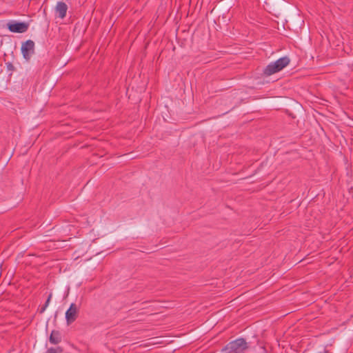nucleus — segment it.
I'll list each match as a JSON object with an SVG mask.
<instances>
[{"label": "nucleus", "mask_w": 353, "mask_h": 353, "mask_svg": "<svg viewBox=\"0 0 353 353\" xmlns=\"http://www.w3.org/2000/svg\"><path fill=\"white\" fill-rule=\"evenodd\" d=\"M290 63V59L287 57H283L274 62L270 63L264 69L263 72L265 75L270 76L274 73H276L286 67Z\"/></svg>", "instance_id": "nucleus-1"}, {"label": "nucleus", "mask_w": 353, "mask_h": 353, "mask_svg": "<svg viewBox=\"0 0 353 353\" xmlns=\"http://www.w3.org/2000/svg\"><path fill=\"white\" fill-rule=\"evenodd\" d=\"M248 348V344L243 339H238L229 343L225 350L227 353H241Z\"/></svg>", "instance_id": "nucleus-2"}, {"label": "nucleus", "mask_w": 353, "mask_h": 353, "mask_svg": "<svg viewBox=\"0 0 353 353\" xmlns=\"http://www.w3.org/2000/svg\"><path fill=\"white\" fill-rule=\"evenodd\" d=\"M7 26L12 32L23 33L28 29L29 24L26 22L12 21L7 24Z\"/></svg>", "instance_id": "nucleus-3"}, {"label": "nucleus", "mask_w": 353, "mask_h": 353, "mask_svg": "<svg viewBox=\"0 0 353 353\" xmlns=\"http://www.w3.org/2000/svg\"><path fill=\"white\" fill-rule=\"evenodd\" d=\"M21 52L25 59L27 61L30 60L34 52V43L32 40H28L23 43Z\"/></svg>", "instance_id": "nucleus-4"}, {"label": "nucleus", "mask_w": 353, "mask_h": 353, "mask_svg": "<svg viewBox=\"0 0 353 353\" xmlns=\"http://www.w3.org/2000/svg\"><path fill=\"white\" fill-rule=\"evenodd\" d=\"M78 307L74 303H72L65 312V319L68 324L74 322L77 316Z\"/></svg>", "instance_id": "nucleus-5"}, {"label": "nucleus", "mask_w": 353, "mask_h": 353, "mask_svg": "<svg viewBox=\"0 0 353 353\" xmlns=\"http://www.w3.org/2000/svg\"><path fill=\"white\" fill-rule=\"evenodd\" d=\"M68 6L63 1L57 2L55 6V12L59 17L63 19L66 16Z\"/></svg>", "instance_id": "nucleus-6"}, {"label": "nucleus", "mask_w": 353, "mask_h": 353, "mask_svg": "<svg viewBox=\"0 0 353 353\" xmlns=\"http://www.w3.org/2000/svg\"><path fill=\"white\" fill-rule=\"evenodd\" d=\"M61 341V335L58 331L53 330L50 336V342L52 344H57Z\"/></svg>", "instance_id": "nucleus-7"}, {"label": "nucleus", "mask_w": 353, "mask_h": 353, "mask_svg": "<svg viewBox=\"0 0 353 353\" xmlns=\"http://www.w3.org/2000/svg\"><path fill=\"white\" fill-rule=\"evenodd\" d=\"M59 350H60L59 348H50L46 353H58Z\"/></svg>", "instance_id": "nucleus-8"}, {"label": "nucleus", "mask_w": 353, "mask_h": 353, "mask_svg": "<svg viewBox=\"0 0 353 353\" xmlns=\"http://www.w3.org/2000/svg\"><path fill=\"white\" fill-rule=\"evenodd\" d=\"M52 298V294H50L48 298V299L46 300V303H45V307H47L50 303V299Z\"/></svg>", "instance_id": "nucleus-9"}, {"label": "nucleus", "mask_w": 353, "mask_h": 353, "mask_svg": "<svg viewBox=\"0 0 353 353\" xmlns=\"http://www.w3.org/2000/svg\"><path fill=\"white\" fill-rule=\"evenodd\" d=\"M258 353H266L265 350L263 347H259V351Z\"/></svg>", "instance_id": "nucleus-10"}, {"label": "nucleus", "mask_w": 353, "mask_h": 353, "mask_svg": "<svg viewBox=\"0 0 353 353\" xmlns=\"http://www.w3.org/2000/svg\"><path fill=\"white\" fill-rule=\"evenodd\" d=\"M46 308H47V307H45V305H43V306L42 307V308L41 309L40 312H41V313H43V312L46 310Z\"/></svg>", "instance_id": "nucleus-11"}]
</instances>
